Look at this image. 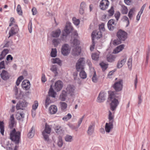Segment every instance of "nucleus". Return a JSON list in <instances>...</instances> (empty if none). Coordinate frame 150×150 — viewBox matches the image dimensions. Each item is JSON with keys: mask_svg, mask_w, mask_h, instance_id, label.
Segmentation results:
<instances>
[{"mask_svg": "<svg viewBox=\"0 0 150 150\" xmlns=\"http://www.w3.org/2000/svg\"><path fill=\"white\" fill-rule=\"evenodd\" d=\"M127 35L126 32L122 29H119L116 33L117 39L113 40V44L117 45L120 44L122 41H125L127 39Z\"/></svg>", "mask_w": 150, "mask_h": 150, "instance_id": "obj_1", "label": "nucleus"}, {"mask_svg": "<svg viewBox=\"0 0 150 150\" xmlns=\"http://www.w3.org/2000/svg\"><path fill=\"white\" fill-rule=\"evenodd\" d=\"M74 29L69 22H67L65 28L62 31V36L61 37V40L63 41H65L66 40L67 35L73 30Z\"/></svg>", "mask_w": 150, "mask_h": 150, "instance_id": "obj_2", "label": "nucleus"}, {"mask_svg": "<svg viewBox=\"0 0 150 150\" xmlns=\"http://www.w3.org/2000/svg\"><path fill=\"white\" fill-rule=\"evenodd\" d=\"M20 136V132H16L15 128L11 131L10 134V139L12 141L14 142L15 144H18L19 143Z\"/></svg>", "mask_w": 150, "mask_h": 150, "instance_id": "obj_3", "label": "nucleus"}, {"mask_svg": "<svg viewBox=\"0 0 150 150\" xmlns=\"http://www.w3.org/2000/svg\"><path fill=\"white\" fill-rule=\"evenodd\" d=\"M114 98V95L113 92H112L109 96V98L110 100L111 101L110 104V109L112 111L115 110L119 104L118 100Z\"/></svg>", "mask_w": 150, "mask_h": 150, "instance_id": "obj_4", "label": "nucleus"}, {"mask_svg": "<svg viewBox=\"0 0 150 150\" xmlns=\"http://www.w3.org/2000/svg\"><path fill=\"white\" fill-rule=\"evenodd\" d=\"M112 87L117 92L121 91L123 88L122 80L120 79L118 81L115 82Z\"/></svg>", "mask_w": 150, "mask_h": 150, "instance_id": "obj_5", "label": "nucleus"}, {"mask_svg": "<svg viewBox=\"0 0 150 150\" xmlns=\"http://www.w3.org/2000/svg\"><path fill=\"white\" fill-rule=\"evenodd\" d=\"M70 49L69 47V45L67 44L63 45L61 48V52L64 56H67L70 52Z\"/></svg>", "mask_w": 150, "mask_h": 150, "instance_id": "obj_6", "label": "nucleus"}, {"mask_svg": "<svg viewBox=\"0 0 150 150\" xmlns=\"http://www.w3.org/2000/svg\"><path fill=\"white\" fill-rule=\"evenodd\" d=\"M19 30V29L18 25L16 24L14 25L11 28L9 32V36L8 38L18 33Z\"/></svg>", "mask_w": 150, "mask_h": 150, "instance_id": "obj_7", "label": "nucleus"}, {"mask_svg": "<svg viewBox=\"0 0 150 150\" xmlns=\"http://www.w3.org/2000/svg\"><path fill=\"white\" fill-rule=\"evenodd\" d=\"M84 58L81 57L78 60L76 63V68L77 71H79L82 68H84L83 65L85 62Z\"/></svg>", "mask_w": 150, "mask_h": 150, "instance_id": "obj_8", "label": "nucleus"}, {"mask_svg": "<svg viewBox=\"0 0 150 150\" xmlns=\"http://www.w3.org/2000/svg\"><path fill=\"white\" fill-rule=\"evenodd\" d=\"M109 4L108 0H102L100 3L99 7L101 9L105 10L108 7Z\"/></svg>", "mask_w": 150, "mask_h": 150, "instance_id": "obj_9", "label": "nucleus"}, {"mask_svg": "<svg viewBox=\"0 0 150 150\" xmlns=\"http://www.w3.org/2000/svg\"><path fill=\"white\" fill-rule=\"evenodd\" d=\"M75 88L74 86L70 85L67 86L66 89V92L71 96H72L74 95Z\"/></svg>", "mask_w": 150, "mask_h": 150, "instance_id": "obj_10", "label": "nucleus"}, {"mask_svg": "<svg viewBox=\"0 0 150 150\" xmlns=\"http://www.w3.org/2000/svg\"><path fill=\"white\" fill-rule=\"evenodd\" d=\"M28 103L24 101V102L20 101L18 102L16 105V109L17 110L21 109L23 110L26 107Z\"/></svg>", "mask_w": 150, "mask_h": 150, "instance_id": "obj_11", "label": "nucleus"}, {"mask_svg": "<svg viewBox=\"0 0 150 150\" xmlns=\"http://www.w3.org/2000/svg\"><path fill=\"white\" fill-rule=\"evenodd\" d=\"M92 39L94 40L96 38L97 39H98L102 37V33L100 30H95L93 31L91 34Z\"/></svg>", "mask_w": 150, "mask_h": 150, "instance_id": "obj_12", "label": "nucleus"}, {"mask_svg": "<svg viewBox=\"0 0 150 150\" xmlns=\"http://www.w3.org/2000/svg\"><path fill=\"white\" fill-rule=\"evenodd\" d=\"M115 20L111 19L109 20L107 23L108 27L109 30L110 31H113L116 28V24L115 23Z\"/></svg>", "mask_w": 150, "mask_h": 150, "instance_id": "obj_13", "label": "nucleus"}, {"mask_svg": "<svg viewBox=\"0 0 150 150\" xmlns=\"http://www.w3.org/2000/svg\"><path fill=\"white\" fill-rule=\"evenodd\" d=\"M63 86V84L62 81L59 80L56 81L55 83L54 89L57 92L60 91Z\"/></svg>", "mask_w": 150, "mask_h": 150, "instance_id": "obj_14", "label": "nucleus"}, {"mask_svg": "<svg viewBox=\"0 0 150 150\" xmlns=\"http://www.w3.org/2000/svg\"><path fill=\"white\" fill-rule=\"evenodd\" d=\"M1 78L4 80L6 81L10 78V75L9 73L6 70H2L0 74Z\"/></svg>", "mask_w": 150, "mask_h": 150, "instance_id": "obj_15", "label": "nucleus"}, {"mask_svg": "<svg viewBox=\"0 0 150 150\" xmlns=\"http://www.w3.org/2000/svg\"><path fill=\"white\" fill-rule=\"evenodd\" d=\"M30 84L28 80H24L21 84L22 88L25 90H28L30 87Z\"/></svg>", "mask_w": 150, "mask_h": 150, "instance_id": "obj_16", "label": "nucleus"}, {"mask_svg": "<svg viewBox=\"0 0 150 150\" xmlns=\"http://www.w3.org/2000/svg\"><path fill=\"white\" fill-rule=\"evenodd\" d=\"M105 100V94L103 92H100L97 98V101L99 103L103 102Z\"/></svg>", "mask_w": 150, "mask_h": 150, "instance_id": "obj_17", "label": "nucleus"}, {"mask_svg": "<svg viewBox=\"0 0 150 150\" xmlns=\"http://www.w3.org/2000/svg\"><path fill=\"white\" fill-rule=\"evenodd\" d=\"M106 59L109 62H112L115 60L116 56L112 54L108 53L106 55Z\"/></svg>", "mask_w": 150, "mask_h": 150, "instance_id": "obj_18", "label": "nucleus"}, {"mask_svg": "<svg viewBox=\"0 0 150 150\" xmlns=\"http://www.w3.org/2000/svg\"><path fill=\"white\" fill-rule=\"evenodd\" d=\"M95 125L94 123H91L88 127L87 132V134L89 135H91L93 133L94 130Z\"/></svg>", "mask_w": 150, "mask_h": 150, "instance_id": "obj_19", "label": "nucleus"}, {"mask_svg": "<svg viewBox=\"0 0 150 150\" xmlns=\"http://www.w3.org/2000/svg\"><path fill=\"white\" fill-rule=\"evenodd\" d=\"M113 123L111 122L106 123L105 126V130L106 132L109 133L110 132V130L113 128Z\"/></svg>", "mask_w": 150, "mask_h": 150, "instance_id": "obj_20", "label": "nucleus"}, {"mask_svg": "<svg viewBox=\"0 0 150 150\" xmlns=\"http://www.w3.org/2000/svg\"><path fill=\"white\" fill-rule=\"evenodd\" d=\"M15 121L13 115H11L9 122L8 127L10 129H12L14 127Z\"/></svg>", "mask_w": 150, "mask_h": 150, "instance_id": "obj_21", "label": "nucleus"}, {"mask_svg": "<svg viewBox=\"0 0 150 150\" xmlns=\"http://www.w3.org/2000/svg\"><path fill=\"white\" fill-rule=\"evenodd\" d=\"M74 39L73 40V44L75 46H78L80 43V41L77 39L78 34L77 32H75L74 34Z\"/></svg>", "mask_w": 150, "mask_h": 150, "instance_id": "obj_22", "label": "nucleus"}, {"mask_svg": "<svg viewBox=\"0 0 150 150\" xmlns=\"http://www.w3.org/2000/svg\"><path fill=\"white\" fill-rule=\"evenodd\" d=\"M127 59V58L126 57H125L123 59H122L120 61H118L117 64V68L119 69L121 68L125 63Z\"/></svg>", "mask_w": 150, "mask_h": 150, "instance_id": "obj_23", "label": "nucleus"}, {"mask_svg": "<svg viewBox=\"0 0 150 150\" xmlns=\"http://www.w3.org/2000/svg\"><path fill=\"white\" fill-rule=\"evenodd\" d=\"M81 52V49L79 47H76L72 52V55L76 56L80 54Z\"/></svg>", "mask_w": 150, "mask_h": 150, "instance_id": "obj_24", "label": "nucleus"}, {"mask_svg": "<svg viewBox=\"0 0 150 150\" xmlns=\"http://www.w3.org/2000/svg\"><path fill=\"white\" fill-rule=\"evenodd\" d=\"M125 45H121L117 47L114 50L113 52L115 54H117L122 50L124 48Z\"/></svg>", "mask_w": 150, "mask_h": 150, "instance_id": "obj_25", "label": "nucleus"}, {"mask_svg": "<svg viewBox=\"0 0 150 150\" xmlns=\"http://www.w3.org/2000/svg\"><path fill=\"white\" fill-rule=\"evenodd\" d=\"M49 111L51 114H53L56 113L57 111V108L55 105H51L49 108Z\"/></svg>", "mask_w": 150, "mask_h": 150, "instance_id": "obj_26", "label": "nucleus"}, {"mask_svg": "<svg viewBox=\"0 0 150 150\" xmlns=\"http://www.w3.org/2000/svg\"><path fill=\"white\" fill-rule=\"evenodd\" d=\"M56 94V93L54 91L52 85H51L48 92V95L49 96H51L52 97L55 98Z\"/></svg>", "mask_w": 150, "mask_h": 150, "instance_id": "obj_27", "label": "nucleus"}, {"mask_svg": "<svg viewBox=\"0 0 150 150\" xmlns=\"http://www.w3.org/2000/svg\"><path fill=\"white\" fill-rule=\"evenodd\" d=\"M84 69V68H82L80 69L79 71H77L80 72L79 76L81 78L83 79L86 78L87 76L86 74L83 70Z\"/></svg>", "mask_w": 150, "mask_h": 150, "instance_id": "obj_28", "label": "nucleus"}, {"mask_svg": "<svg viewBox=\"0 0 150 150\" xmlns=\"http://www.w3.org/2000/svg\"><path fill=\"white\" fill-rule=\"evenodd\" d=\"M61 33L60 29H58L55 31H53L52 33V36L54 38H57L59 37Z\"/></svg>", "mask_w": 150, "mask_h": 150, "instance_id": "obj_29", "label": "nucleus"}, {"mask_svg": "<svg viewBox=\"0 0 150 150\" xmlns=\"http://www.w3.org/2000/svg\"><path fill=\"white\" fill-rule=\"evenodd\" d=\"M67 94L65 91H63L62 93L60 95V99L62 101H65L67 96Z\"/></svg>", "mask_w": 150, "mask_h": 150, "instance_id": "obj_30", "label": "nucleus"}, {"mask_svg": "<svg viewBox=\"0 0 150 150\" xmlns=\"http://www.w3.org/2000/svg\"><path fill=\"white\" fill-rule=\"evenodd\" d=\"M35 134V129L34 127L33 126L30 130L28 134V137L29 138H32Z\"/></svg>", "mask_w": 150, "mask_h": 150, "instance_id": "obj_31", "label": "nucleus"}, {"mask_svg": "<svg viewBox=\"0 0 150 150\" xmlns=\"http://www.w3.org/2000/svg\"><path fill=\"white\" fill-rule=\"evenodd\" d=\"M4 123L3 121L0 120V132L3 135L4 134Z\"/></svg>", "mask_w": 150, "mask_h": 150, "instance_id": "obj_32", "label": "nucleus"}, {"mask_svg": "<svg viewBox=\"0 0 150 150\" xmlns=\"http://www.w3.org/2000/svg\"><path fill=\"white\" fill-rule=\"evenodd\" d=\"M100 65L103 71H105L108 67V64H105L104 62H102L100 63Z\"/></svg>", "mask_w": 150, "mask_h": 150, "instance_id": "obj_33", "label": "nucleus"}, {"mask_svg": "<svg viewBox=\"0 0 150 150\" xmlns=\"http://www.w3.org/2000/svg\"><path fill=\"white\" fill-rule=\"evenodd\" d=\"M51 70L53 71L55 74V76H57L58 74L57 71V68L55 65H53L50 69Z\"/></svg>", "mask_w": 150, "mask_h": 150, "instance_id": "obj_34", "label": "nucleus"}, {"mask_svg": "<svg viewBox=\"0 0 150 150\" xmlns=\"http://www.w3.org/2000/svg\"><path fill=\"white\" fill-rule=\"evenodd\" d=\"M57 51L56 48H52L50 53L52 57H55L57 56Z\"/></svg>", "mask_w": 150, "mask_h": 150, "instance_id": "obj_35", "label": "nucleus"}, {"mask_svg": "<svg viewBox=\"0 0 150 150\" xmlns=\"http://www.w3.org/2000/svg\"><path fill=\"white\" fill-rule=\"evenodd\" d=\"M59 104L60 105L61 110L64 111L67 107V104L64 102H60Z\"/></svg>", "mask_w": 150, "mask_h": 150, "instance_id": "obj_36", "label": "nucleus"}, {"mask_svg": "<svg viewBox=\"0 0 150 150\" xmlns=\"http://www.w3.org/2000/svg\"><path fill=\"white\" fill-rule=\"evenodd\" d=\"M91 57L93 59L97 61L98 60L99 56L98 54L94 53L92 54Z\"/></svg>", "mask_w": 150, "mask_h": 150, "instance_id": "obj_37", "label": "nucleus"}, {"mask_svg": "<svg viewBox=\"0 0 150 150\" xmlns=\"http://www.w3.org/2000/svg\"><path fill=\"white\" fill-rule=\"evenodd\" d=\"M51 130V128L50 127L49 125H47L46 124L45 130L43 132H44L46 133L49 134Z\"/></svg>", "mask_w": 150, "mask_h": 150, "instance_id": "obj_38", "label": "nucleus"}, {"mask_svg": "<svg viewBox=\"0 0 150 150\" xmlns=\"http://www.w3.org/2000/svg\"><path fill=\"white\" fill-rule=\"evenodd\" d=\"M72 21L73 23L76 25H78L80 23L79 19H77L76 17H74L72 18Z\"/></svg>", "mask_w": 150, "mask_h": 150, "instance_id": "obj_39", "label": "nucleus"}, {"mask_svg": "<svg viewBox=\"0 0 150 150\" xmlns=\"http://www.w3.org/2000/svg\"><path fill=\"white\" fill-rule=\"evenodd\" d=\"M108 118L109 120V122H111L113 123L114 121V117L112 115V113L110 110L109 111Z\"/></svg>", "mask_w": 150, "mask_h": 150, "instance_id": "obj_40", "label": "nucleus"}, {"mask_svg": "<svg viewBox=\"0 0 150 150\" xmlns=\"http://www.w3.org/2000/svg\"><path fill=\"white\" fill-rule=\"evenodd\" d=\"M108 12L109 13V16H112L114 13V8L113 6H112L110 9H109Z\"/></svg>", "mask_w": 150, "mask_h": 150, "instance_id": "obj_41", "label": "nucleus"}, {"mask_svg": "<svg viewBox=\"0 0 150 150\" xmlns=\"http://www.w3.org/2000/svg\"><path fill=\"white\" fill-rule=\"evenodd\" d=\"M50 98L49 96H47L45 102V107L47 108L48 106L50 103Z\"/></svg>", "mask_w": 150, "mask_h": 150, "instance_id": "obj_42", "label": "nucleus"}, {"mask_svg": "<svg viewBox=\"0 0 150 150\" xmlns=\"http://www.w3.org/2000/svg\"><path fill=\"white\" fill-rule=\"evenodd\" d=\"M65 139L66 142H71L72 140V137L69 135H67L65 137Z\"/></svg>", "mask_w": 150, "mask_h": 150, "instance_id": "obj_43", "label": "nucleus"}, {"mask_svg": "<svg viewBox=\"0 0 150 150\" xmlns=\"http://www.w3.org/2000/svg\"><path fill=\"white\" fill-rule=\"evenodd\" d=\"M24 78L22 76H21L19 77L16 82V84L17 86H18L21 82L23 79Z\"/></svg>", "mask_w": 150, "mask_h": 150, "instance_id": "obj_44", "label": "nucleus"}, {"mask_svg": "<svg viewBox=\"0 0 150 150\" xmlns=\"http://www.w3.org/2000/svg\"><path fill=\"white\" fill-rule=\"evenodd\" d=\"M132 58L131 57L128 59L127 63V64L128 65V67L130 69H131V68L132 66Z\"/></svg>", "mask_w": 150, "mask_h": 150, "instance_id": "obj_45", "label": "nucleus"}, {"mask_svg": "<svg viewBox=\"0 0 150 150\" xmlns=\"http://www.w3.org/2000/svg\"><path fill=\"white\" fill-rule=\"evenodd\" d=\"M120 12L117 11L114 14V16L117 21H118L120 17Z\"/></svg>", "mask_w": 150, "mask_h": 150, "instance_id": "obj_46", "label": "nucleus"}, {"mask_svg": "<svg viewBox=\"0 0 150 150\" xmlns=\"http://www.w3.org/2000/svg\"><path fill=\"white\" fill-rule=\"evenodd\" d=\"M71 117V115L70 113H68L67 115L63 118L62 119L64 121H67L70 119Z\"/></svg>", "mask_w": 150, "mask_h": 150, "instance_id": "obj_47", "label": "nucleus"}, {"mask_svg": "<svg viewBox=\"0 0 150 150\" xmlns=\"http://www.w3.org/2000/svg\"><path fill=\"white\" fill-rule=\"evenodd\" d=\"M8 51L9 50L7 49H4L1 52L0 56H2L4 57L6 55L8 54Z\"/></svg>", "mask_w": 150, "mask_h": 150, "instance_id": "obj_48", "label": "nucleus"}, {"mask_svg": "<svg viewBox=\"0 0 150 150\" xmlns=\"http://www.w3.org/2000/svg\"><path fill=\"white\" fill-rule=\"evenodd\" d=\"M17 11L18 13L20 15H21L22 13V12L21 10V5L18 4L17 7Z\"/></svg>", "mask_w": 150, "mask_h": 150, "instance_id": "obj_49", "label": "nucleus"}, {"mask_svg": "<svg viewBox=\"0 0 150 150\" xmlns=\"http://www.w3.org/2000/svg\"><path fill=\"white\" fill-rule=\"evenodd\" d=\"M38 105V103L37 101H35L34 103L32 106V109L34 110H35L37 108Z\"/></svg>", "mask_w": 150, "mask_h": 150, "instance_id": "obj_50", "label": "nucleus"}, {"mask_svg": "<svg viewBox=\"0 0 150 150\" xmlns=\"http://www.w3.org/2000/svg\"><path fill=\"white\" fill-rule=\"evenodd\" d=\"M98 80V79L96 77V72L95 71L94 72L93 74V76L92 78V81L96 83L97 82Z\"/></svg>", "mask_w": 150, "mask_h": 150, "instance_id": "obj_51", "label": "nucleus"}, {"mask_svg": "<svg viewBox=\"0 0 150 150\" xmlns=\"http://www.w3.org/2000/svg\"><path fill=\"white\" fill-rule=\"evenodd\" d=\"M52 42L55 47L57 46L59 44V41L57 39H53L52 41Z\"/></svg>", "mask_w": 150, "mask_h": 150, "instance_id": "obj_52", "label": "nucleus"}, {"mask_svg": "<svg viewBox=\"0 0 150 150\" xmlns=\"http://www.w3.org/2000/svg\"><path fill=\"white\" fill-rule=\"evenodd\" d=\"M42 134L44 137V140L45 141H48L49 140V137L48 135L47 134L44 132H42Z\"/></svg>", "mask_w": 150, "mask_h": 150, "instance_id": "obj_53", "label": "nucleus"}, {"mask_svg": "<svg viewBox=\"0 0 150 150\" xmlns=\"http://www.w3.org/2000/svg\"><path fill=\"white\" fill-rule=\"evenodd\" d=\"M29 32L31 33L32 32V22L31 21H30L28 26Z\"/></svg>", "mask_w": 150, "mask_h": 150, "instance_id": "obj_54", "label": "nucleus"}, {"mask_svg": "<svg viewBox=\"0 0 150 150\" xmlns=\"http://www.w3.org/2000/svg\"><path fill=\"white\" fill-rule=\"evenodd\" d=\"M53 63H57L58 64H59L61 63V60L58 58H56L55 59H53Z\"/></svg>", "mask_w": 150, "mask_h": 150, "instance_id": "obj_55", "label": "nucleus"}, {"mask_svg": "<svg viewBox=\"0 0 150 150\" xmlns=\"http://www.w3.org/2000/svg\"><path fill=\"white\" fill-rule=\"evenodd\" d=\"M92 45L91 46L90 50L92 51H93L94 48V47L95 45V42L94 40L93 39H92Z\"/></svg>", "mask_w": 150, "mask_h": 150, "instance_id": "obj_56", "label": "nucleus"}, {"mask_svg": "<svg viewBox=\"0 0 150 150\" xmlns=\"http://www.w3.org/2000/svg\"><path fill=\"white\" fill-rule=\"evenodd\" d=\"M5 68L4 62V61H2L0 62V69Z\"/></svg>", "mask_w": 150, "mask_h": 150, "instance_id": "obj_57", "label": "nucleus"}, {"mask_svg": "<svg viewBox=\"0 0 150 150\" xmlns=\"http://www.w3.org/2000/svg\"><path fill=\"white\" fill-rule=\"evenodd\" d=\"M55 130L57 133H59L62 130V127L60 126H57L55 128Z\"/></svg>", "mask_w": 150, "mask_h": 150, "instance_id": "obj_58", "label": "nucleus"}, {"mask_svg": "<svg viewBox=\"0 0 150 150\" xmlns=\"http://www.w3.org/2000/svg\"><path fill=\"white\" fill-rule=\"evenodd\" d=\"M58 145L60 147H62L63 145V143L62 141V139H59L57 143Z\"/></svg>", "mask_w": 150, "mask_h": 150, "instance_id": "obj_59", "label": "nucleus"}, {"mask_svg": "<svg viewBox=\"0 0 150 150\" xmlns=\"http://www.w3.org/2000/svg\"><path fill=\"white\" fill-rule=\"evenodd\" d=\"M128 12V9L127 7L125 6L122 10V12L123 14H127Z\"/></svg>", "mask_w": 150, "mask_h": 150, "instance_id": "obj_60", "label": "nucleus"}, {"mask_svg": "<svg viewBox=\"0 0 150 150\" xmlns=\"http://www.w3.org/2000/svg\"><path fill=\"white\" fill-rule=\"evenodd\" d=\"M84 116L85 115H83L81 118H80V119H79V121H78V126H77V128H78L80 126V125L81 124L83 120V119L84 117Z\"/></svg>", "mask_w": 150, "mask_h": 150, "instance_id": "obj_61", "label": "nucleus"}, {"mask_svg": "<svg viewBox=\"0 0 150 150\" xmlns=\"http://www.w3.org/2000/svg\"><path fill=\"white\" fill-rule=\"evenodd\" d=\"M145 6H146V4H144L141 7L140 11L138 13L140 14V15H141V14L143 13V11Z\"/></svg>", "mask_w": 150, "mask_h": 150, "instance_id": "obj_62", "label": "nucleus"}, {"mask_svg": "<svg viewBox=\"0 0 150 150\" xmlns=\"http://www.w3.org/2000/svg\"><path fill=\"white\" fill-rule=\"evenodd\" d=\"M101 30L103 31H104L105 30L104 26L103 23L99 25V30H100L101 31Z\"/></svg>", "mask_w": 150, "mask_h": 150, "instance_id": "obj_63", "label": "nucleus"}, {"mask_svg": "<svg viewBox=\"0 0 150 150\" xmlns=\"http://www.w3.org/2000/svg\"><path fill=\"white\" fill-rule=\"evenodd\" d=\"M13 59V57L11 55L9 54L7 56L6 59L7 61H9L10 60L12 61Z\"/></svg>", "mask_w": 150, "mask_h": 150, "instance_id": "obj_64", "label": "nucleus"}]
</instances>
